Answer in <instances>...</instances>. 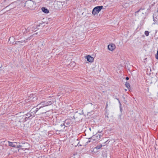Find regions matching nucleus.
Listing matches in <instances>:
<instances>
[{"label":"nucleus","instance_id":"obj_1","mask_svg":"<svg viewBox=\"0 0 158 158\" xmlns=\"http://www.w3.org/2000/svg\"><path fill=\"white\" fill-rule=\"evenodd\" d=\"M38 111V108H33L31 110V113H27L26 114V116H27V117H25L23 118V117H24L23 116H19V119L20 120V121H19L20 122H25L27 120L26 119L27 118L30 117L31 116H32V114H34L35 113H36V112Z\"/></svg>","mask_w":158,"mask_h":158},{"label":"nucleus","instance_id":"obj_2","mask_svg":"<svg viewBox=\"0 0 158 158\" xmlns=\"http://www.w3.org/2000/svg\"><path fill=\"white\" fill-rule=\"evenodd\" d=\"M35 2L32 0L27 1L25 3L24 6L30 9H32L35 5Z\"/></svg>","mask_w":158,"mask_h":158},{"label":"nucleus","instance_id":"obj_3","mask_svg":"<svg viewBox=\"0 0 158 158\" xmlns=\"http://www.w3.org/2000/svg\"><path fill=\"white\" fill-rule=\"evenodd\" d=\"M52 104V102L51 101L42 102L38 105L37 106H39V108H38V110L41 108L48 106V105H51Z\"/></svg>","mask_w":158,"mask_h":158},{"label":"nucleus","instance_id":"obj_4","mask_svg":"<svg viewBox=\"0 0 158 158\" xmlns=\"http://www.w3.org/2000/svg\"><path fill=\"white\" fill-rule=\"evenodd\" d=\"M102 133L98 132L95 135H94L91 138V139L94 141H97L100 139Z\"/></svg>","mask_w":158,"mask_h":158},{"label":"nucleus","instance_id":"obj_5","mask_svg":"<svg viewBox=\"0 0 158 158\" xmlns=\"http://www.w3.org/2000/svg\"><path fill=\"white\" fill-rule=\"evenodd\" d=\"M103 8L102 6H98L95 7L93 10L92 13V14L95 15L98 13L100 12V11L101 10V9Z\"/></svg>","mask_w":158,"mask_h":158},{"label":"nucleus","instance_id":"obj_6","mask_svg":"<svg viewBox=\"0 0 158 158\" xmlns=\"http://www.w3.org/2000/svg\"><path fill=\"white\" fill-rule=\"evenodd\" d=\"M64 123L61 124V126L62 127L63 126L67 127L72 123V121L70 119H67L64 121Z\"/></svg>","mask_w":158,"mask_h":158},{"label":"nucleus","instance_id":"obj_7","mask_svg":"<svg viewBox=\"0 0 158 158\" xmlns=\"http://www.w3.org/2000/svg\"><path fill=\"white\" fill-rule=\"evenodd\" d=\"M14 37H10L9 38V40L10 41V43L12 44H17V43H22L25 42L24 40V41H21L17 42H15L14 41Z\"/></svg>","mask_w":158,"mask_h":158},{"label":"nucleus","instance_id":"obj_8","mask_svg":"<svg viewBox=\"0 0 158 158\" xmlns=\"http://www.w3.org/2000/svg\"><path fill=\"white\" fill-rule=\"evenodd\" d=\"M108 49L111 51H113L116 48L115 45L113 44H111L108 46Z\"/></svg>","mask_w":158,"mask_h":158},{"label":"nucleus","instance_id":"obj_9","mask_svg":"<svg viewBox=\"0 0 158 158\" xmlns=\"http://www.w3.org/2000/svg\"><path fill=\"white\" fill-rule=\"evenodd\" d=\"M23 146L20 145H17V147L18 148H21V147H23L22 148V149H26L27 148V147L28 145L27 143H23Z\"/></svg>","mask_w":158,"mask_h":158},{"label":"nucleus","instance_id":"obj_10","mask_svg":"<svg viewBox=\"0 0 158 158\" xmlns=\"http://www.w3.org/2000/svg\"><path fill=\"white\" fill-rule=\"evenodd\" d=\"M88 61L90 62H92L94 60V58L91 56L88 55L86 57Z\"/></svg>","mask_w":158,"mask_h":158},{"label":"nucleus","instance_id":"obj_11","mask_svg":"<svg viewBox=\"0 0 158 158\" xmlns=\"http://www.w3.org/2000/svg\"><path fill=\"white\" fill-rule=\"evenodd\" d=\"M8 143L9 146L13 147H15L18 144L17 142L12 143L10 141H8Z\"/></svg>","mask_w":158,"mask_h":158},{"label":"nucleus","instance_id":"obj_12","mask_svg":"<svg viewBox=\"0 0 158 158\" xmlns=\"http://www.w3.org/2000/svg\"><path fill=\"white\" fill-rule=\"evenodd\" d=\"M41 10L44 13L47 14L49 12V10L47 8L45 7H42L41 8Z\"/></svg>","mask_w":158,"mask_h":158},{"label":"nucleus","instance_id":"obj_13","mask_svg":"<svg viewBox=\"0 0 158 158\" xmlns=\"http://www.w3.org/2000/svg\"><path fill=\"white\" fill-rule=\"evenodd\" d=\"M102 147V145H99L98 146L95 147L94 148L95 150H98V149H100L101 147Z\"/></svg>","mask_w":158,"mask_h":158},{"label":"nucleus","instance_id":"obj_14","mask_svg":"<svg viewBox=\"0 0 158 158\" xmlns=\"http://www.w3.org/2000/svg\"><path fill=\"white\" fill-rule=\"evenodd\" d=\"M152 81L154 82L157 81V79L156 78V77H152Z\"/></svg>","mask_w":158,"mask_h":158},{"label":"nucleus","instance_id":"obj_15","mask_svg":"<svg viewBox=\"0 0 158 158\" xmlns=\"http://www.w3.org/2000/svg\"><path fill=\"white\" fill-rule=\"evenodd\" d=\"M125 85H126V87L127 88H129L130 87L129 84L127 82H126V83Z\"/></svg>","mask_w":158,"mask_h":158},{"label":"nucleus","instance_id":"obj_16","mask_svg":"<svg viewBox=\"0 0 158 158\" xmlns=\"http://www.w3.org/2000/svg\"><path fill=\"white\" fill-rule=\"evenodd\" d=\"M145 34L146 36H148L149 35V32L148 31H145Z\"/></svg>","mask_w":158,"mask_h":158},{"label":"nucleus","instance_id":"obj_17","mask_svg":"<svg viewBox=\"0 0 158 158\" xmlns=\"http://www.w3.org/2000/svg\"><path fill=\"white\" fill-rule=\"evenodd\" d=\"M109 103V104L110 103V101H109V102L107 101L106 103V108H107L108 107V103Z\"/></svg>","mask_w":158,"mask_h":158},{"label":"nucleus","instance_id":"obj_18","mask_svg":"<svg viewBox=\"0 0 158 158\" xmlns=\"http://www.w3.org/2000/svg\"><path fill=\"white\" fill-rule=\"evenodd\" d=\"M93 152L94 153H97L98 152V150H94V149H93Z\"/></svg>","mask_w":158,"mask_h":158},{"label":"nucleus","instance_id":"obj_19","mask_svg":"<svg viewBox=\"0 0 158 158\" xmlns=\"http://www.w3.org/2000/svg\"><path fill=\"white\" fill-rule=\"evenodd\" d=\"M156 59L158 60V50L157 51V54L156 55Z\"/></svg>","mask_w":158,"mask_h":158},{"label":"nucleus","instance_id":"obj_20","mask_svg":"<svg viewBox=\"0 0 158 158\" xmlns=\"http://www.w3.org/2000/svg\"><path fill=\"white\" fill-rule=\"evenodd\" d=\"M116 99H117V100H118V101L119 103L121 105L120 102L119 101V99L118 98H116Z\"/></svg>","mask_w":158,"mask_h":158},{"label":"nucleus","instance_id":"obj_21","mask_svg":"<svg viewBox=\"0 0 158 158\" xmlns=\"http://www.w3.org/2000/svg\"><path fill=\"white\" fill-rule=\"evenodd\" d=\"M126 80H128L129 79V78H128V77H127L126 78Z\"/></svg>","mask_w":158,"mask_h":158},{"label":"nucleus","instance_id":"obj_22","mask_svg":"<svg viewBox=\"0 0 158 158\" xmlns=\"http://www.w3.org/2000/svg\"><path fill=\"white\" fill-rule=\"evenodd\" d=\"M90 142V141H89V142Z\"/></svg>","mask_w":158,"mask_h":158},{"label":"nucleus","instance_id":"obj_23","mask_svg":"<svg viewBox=\"0 0 158 158\" xmlns=\"http://www.w3.org/2000/svg\"><path fill=\"white\" fill-rule=\"evenodd\" d=\"M6 0H5V1H6Z\"/></svg>","mask_w":158,"mask_h":158}]
</instances>
